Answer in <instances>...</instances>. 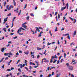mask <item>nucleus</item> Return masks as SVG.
Wrapping results in <instances>:
<instances>
[{
	"label": "nucleus",
	"mask_w": 77,
	"mask_h": 77,
	"mask_svg": "<svg viewBox=\"0 0 77 77\" xmlns=\"http://www.w3.org/2000/svg\"><path fill=\"white\" fill-rule=\"evenodd\" d=\"M74 44H75V43H74V42H72L70 44V45L72 46V45H74Z\"/></svg>",
	"instance_id": "nucleus-23"
},
{
	"label": "nucleus",
	"mask_w": 77,
	"mask_h": 77,
	"mask_svg": "<svg viewBox=\"0 0 77 77\" xmlns=\"http://www.w3.org/2000/svg\"><path fill=\"white\" fill-rule=\"evenodd\" d=\"M4 55L6 56H8V57H10V53H5L4 54Z\"/></svg>",
	"instance_id": "nucleus-3"
},
{
	"label": "nucleus",
	"mask_w": 77,
	"mask_h": 77,
	"mask_svg": "<svg viewBox=\"0 0 77 77\" xmlns=\"http://www.w3.org/2000/svg\"><path fill=\"white\" fill-rule=\"evenodd\" d=\"M20 66V68H22L23 67H24V66H25V64H23V65H22V64H19L17 65L18 67H19Z\"/></svg>",
	"instance_id": "nucleus-1"
},
{
	"label": "nucleus",
	"mask_w": 77,
	"mask_h": 77,
	"mask_svg": "<svg viewBox=\"0 0 77 77\" xmlns=\"http://www.w3.org/2000/svg\"><path fill=\"white\" fill-rule=\"evenodd\" d=\"M52 75H54V72H52Z\"/></svg>",
	"instance_id": "nucleus-57"
},
{
	"label": "nucleus",
	"mask_w": 77,
	"mask_h": 77,
	"mask_svg": "<svg viewBox=\"0 0 77 77\" xmlns=\"http://www.w3.org/2000/svg\"><path fill=\"white\" fill-rule=\"evenodd\" d=\"M64 30V28H62L61 29V31H62V30Z\"/></svg>",
	"instance_id": "nucleus-43"
},
{
	"label": "nucleus",
	"mask_w": 77,
	"mask_h": 77,
	"mask_svg": "<svg viewBox=\"0 0 77 77\" xmlns=\"http://www.w3.org/2000/svg\"><path fill=\"white\" fill-rule=\"evenodd\" d=\"M63 20H64L65 19H66V17H63Z\"/></svg>",
	"instance_id": "nucleus-61"
},
{
	"label": "nucleus",
	"mask_w": 77,
	"mask_h": 77,
	"mask_svg": "<svg viewBox=\"0 0 77 77\" xmlns=\"http://www.w3.org/2000/svg\"><path fill=\"white\" fill-rule=\"evenodd\" d=\"M53 61V58H52V57L51 58L50 60V63H51Z\"/></svg>",
	"instance_id": "nucleus-15"
},
{
	"label": "nucleus",
	"mask_w": 77,
	"mask_h": 77,
	"mask_svg": "<svg viewBox=\"0 0 77 77\" xmlns=\"http://www.w3.org/2000/svg\"><path fill=\"white\" fill-rule=\"evenodd\" d=\"M74 35L75 36L76 35V31H75L74 32Z\"/></svg>",
	"instance_id": "nucleus-29"
},
{
	"label": "nucleus",
	"mask_w": 77,
	"mask_h": 77,
	"mask_svg": "<svg viewBox=\"0 0 77 77\" xmlns=\"http://www.w3.org/2000/svg\"><path fill=\"white\" fill-rule=\"evenodd\" d=\"M75 62V60H72V63H73V62Z\"/></svg>",
	"instance_id": "nucleus-58"
},
{
	"label": "nucleus",
	"mask_w": 77,
	"mask_h": 77,
	"mask_svg": "<svg viewBox=\"0 0 77 77\" xmlns=\"http://www.w3.org/2000/svg\"><path fill=\"white\" fill-rule=\"evenodd\" d=\"M18 71H19V72H21V69L20 68L18 69Z\"/></svg>",
	"instance_id": "nucleus-35"
},
{
	"label": "nucleus",
	"mask_w": 77,
	"mask_h": 77,
	"mask_svg": "<svg viewBox=\"0 0 77 77\" xmlns=\"http://www.w3.org/2000/svg\"><path fill=\"white\" fill-rule=\"evenodd\" d=\"M13 3L14 4V6H15V5H16V2H15V1L14 0H13Z\"/></svg>",
	"instance_id": "nucleus-14"
},
{
	"label": "nucleus",
	"mask_w": 77,
	"mask_h": 77,
	"mask_svg": "<svg viewBox=\"0 0 77 77\" xmlns=\"http://www.w3.org/2000/svg\"><path fill=\"white\" fill-rule=\"evenodd\" d=\"M68 68H69V69L70 70H73V67H72V66H69V67Z\"/></svg>",
	"instance_id": "nucleus-5"
},
{
	"label": "nucleus",
	"mask_w": 77,
	"mask_h": 77,
	"mask_svg": "<svg viewBox=\"0 0 77 77\" xmlns=\"http://www.w3.org/2000/svg\"><path fill=\"white\" fill-rule=\"evenodd\" d=\"M40 77H43V75H40Z\"/></svg>",
	"instance_id": "nucleus-62"
},
{
	"label": "nucleus",
	"mask_w": 77,
	"mask_h": 77,
	"mask_svg": "<svg viewBox=\"0 0 77 77\" xmlns=\"http://www.w3.org/2000/svg\"><path fill=\"white\" fill-rule=\"evenodd\" d=\"M24 53L25 54L27 55L29 53V52L27 51V52H24Z\"/></svg>",
	"instance_id": "nucleus-16"
},
{
	"label": "nucleus",
	"mask_w": 77,
	"mask_h": 77,
	"mask_svg": "<svg viewBox=\"0 0 77 77\" xmlns=\"http://www.w3.org/2000/svg\"><path fill=\"white\" fill-rule=\"evenodd\" d=\"M55 15H57V12H56L55 13Z\"/></svg>",
	"instance_id": "nucleus-47"
},
{
	"label": "nucleus",
	"mask_w": 77,
	"mask_h": 77,
	"mask_svg": "<svg viewBox=\"0 0 77 77\" xmlns=\"http://www.w3.org/2000/svg\"><path fill=\"white\" fill-rule=\"evenodd\" d=\"M66 65H67V66L68 67V66H69V64H68V63H66Z\"/></svg>",
	"instance_id": "nucleus-31"
},
{
	"label": "nucleus",
	"mask_w": 77,
	"mask_h": 77,
	"mask_svg": "<svg viewBox=\"0 0 77 77\" xmlns=\"http://www.w3.org/2000/svg\"><path fill=\"white\" fill-rule=\"evenodd\" d=\"M63 61V59H61V61H60V63H62V61Z\"/></svg>",
	"instance_id": "nucleus-44"
},
{
	"label": "nucleus",
	"mask_w": 77,
	"mask_h": 77,
	"mask_svg": "<svg viewBox=\"0 0 77 77\" xmlns=\"http://www.w3.org/2000/svg\"><path fill=\"white\" fill-rule=\"evenodd\" d=\"M32 67L31 66H29V69H32Z\"/></svg>",
	"instance_id": "nucleus-60"
},
{
	"label": "nucleus",
	"mask_w": 77,
	"mask_h": 77,
	"mask_svg": "<svg viewBox=\"0 0 77 77\" xmlns=\"http://www.w3.org/2000/svg\"><path fill=\"white\" fill-rule=\"evenodd\" d=\"M20 60H18L17 62L16 63V64L18 63V62H20Z\"/></svg>",
	"instance_id": "nucleus-32"
},
{
	"label": "nucleus",
	"mask_w": 77,
	"mask_h": 77,
	"mask_svg": "<svg viewBox=\"0 0 77 77\" xmlns=\"http://www.w3.org/2000/svg\"><path fill=\"white\" fill-rule=\"evenodd\" d=\"M58 18L59 19V18H60V15H59V14H58Z\"/></svg>",
	"instance_id": "nucleus-30"
},
{
	"label": "nucleus",
	"mask_w": 77,
	"mask_h": 77,
	"mask_svg": "<svg viewBox=\"0 0 77 77\" xmlns=\"http://www.w3.org/2000/svg\"><path fill=\"white\" fill-rule=\"evenodd\" d=\"M52 44V43H50L49 42H48V45H50V44Z\"/></svg>",
	"instance_id": "nucleus-39"
},
{
	"label": "nucleus",
	"mask_w": 77,
	"mask_h": 77,
	"mask_svg": "<svg viewBox=\"0 0 77 77\" xmlns=\"http://www.w3.org/2000/svg\"><path fill=\"white\" fill-rule=\"evenodd\" d=\"M66 23H68V20L66 19L65 20Z\"/></svg>",
	"instance_id": "nucleus-51"
},
{
	"label": "nucleus",
	"mask_w": 77,
	"mask_h": 77,
	"mask_svg": "<svg viewBox=\"0 0 77 77\" xmlns=\"http://www.w3.org/2000/svg\"><path fill=\"white\" fill-rule=\"evenodd\" d=\"M46 31H48V28H47L46 29Z\"/></svg>",
	"instance_id": "nucleus-63"
},
{
	"label": "nucleus",
	"mask_w": 77,
	"mask_h": 77,
	"mask_svg": "<svg viewBox=\"0 0 77 77\" xmlns=\"http://www.w3.org/2000/svg\"><path fill=\"white\" fill-rule=\"evenodd\" d=\"M51 74H49L48 75V77H50L51 76Z\"/></svg>",
	"instance_id": "nucleus-49"
},
{
	"label": "nucleus",
	"mask_w": 77,
	"mask_h": 77,
	"mask_svg": "<svg viewBox=\"0 0 77 77\" xmlns=\"http://www.w3.org/2000/svg\"><path fill=\"white\" fill-rule=\"evenodd\" d=\"M62 56H61L60 57H59V60H60V59H61V58H62Z\"/></svg>",
	"instance_id": "nucleus-37"
},
{
	"label": "nucleus",
	"mask_w": 77,
	"mask_h": 77,
	"mask_svg": "<svg viewBox=\"0 0 77 77\" xmlns=\"http://www.w3.org/2000/svg\"><path fill=\"white\" fill-rule=\"evenodd\" d=\"M17 36L14 37L13 39H16V38H17Z\"/></svg>",
	"instance_id": "nucleus-55"
},
{
	"label": "nucleus",
	"mask_w": 77,
	"mask_h": 77,
	"mask_svg": "<svg viewBox=\"0 0 77 77\" xmlns=\"http://www.w3.org/2000/svg\"><path fill=\"white\" fill-rule=\"evenodd\" d=\"M41 33L42 34L43 33V32H42V31H41L40 32V33L39 35L38 36V37H40L41 36Z\"/></svg>",
	"instance_id": "nucleus-12"
},
{
	"label": "nucleus",
	"mask_w": 77,
	"mask_h": 77,
	"mask_svg": "<svg viewBox=\"0 0 77 77\" xmlns=\"http://www.w3.org/2000/svg\"><path fill=\"white\" fill-rule=\"evenodd\" d=\"M27 24V23L25 22V23H23L22 25H24L25 24Z\"/></svg>",
	"instance_id": "nucleus-53"
},
{
	"label": "nucleus",
	"mask_w": 77,
	"mask_h": 77,
	"mask_svg": "<svg viewBox=\"0 0 77 77\" xmlns=\"http://www.w3.org/2000/svg\"><path fill=\"white\" fill-rule=\"evenodd\" d=\"M29 18H30V16L27 17L26 18L27 20L29 21Z\"/></svg>",
	"instance_id": "nucleus-17"
},
{
	"label": "nucleus",
	"mask_w": 77,
	"mask_h": 77,
	"mask_svg": "<svg viewBox=\"0 0 77 77\" xmlns=\"http://www.w3.org/2000/svg\"><path fill=\"white\" fill-rule=\"evenodd\" d=\"M32 58H34L35 56H34V54H32Z\"/></svg>",
	"instance_id": "nucleus-52"
},
{
	"label": "nucleus",
	"mask_w": 77,
	"mask_h": 77,
	"mask_svg": "<svg viewBox=\"0 0 77 77\" xmlns=\"http://www.w3.org/2000/svg\"><path fill=\"white\" fill-rule=\"evenodd\" d=\"M23 77H29V76H27L26 75H23Z\"/></svg>",
	"instance_id": "nucleus-22"
},
{
	"label": "nucleus",
	"mask_w": 77,
	"mask_h": 77,
	"mask_svg": "<svg viewBox=\"0 0 77 77\" xmlns=\"http://www.w3.org/2000/svg\"><path fill=\"white\" fill-rule=\"evenodd\" d=\"M37 49L38 50H41V48L38 47L37 48Z\"/></svg>",
	"instance_id": "nucleus-27"
},
{
	"label": "nucleus",
	"mask_w": 77,
	"mask_h": 77,
	"mask_svg": "<svg viewBox=\"0 0 77 77\" xmlns=\"http://www.w3.org/2000/svg\"><path fill=\"white\" fill-rule=\"evenodd\" d=\"M57 62V60L54 59V61L53 62V63H56Z\"/></svg>",
	"instance_id": "nucleus-24"
},
{
	"label": "nucleus",
	"mask_w": 77,
	"mask_h": 77,
	"mask_svg": "<svg viewBox=\"0 0 77 77\" xmlns=\"http://www.w3.org/2000/svg\"><path fill=\"white\" fill-rule=\"evenodd\" d=\"M66 6H65L64 8L62 7L61 9V11H63L64 9H66Z\"/></svg>",
	"instance_id": "nucleus-7"
},
{
	"label": "nucleus",
	"mask_w": 77,
	"mask_h": 77,
	"mask_svg": "<svg viewBox=\"0 0 77 77\" xmlns=\"http://www.w3.org/2000/svg\"><path fill=\"white\" fill-rule=\"evenodd\" d=\"M8 17H6V18L4 19V20L3 22V24H5V23L8 21Z\"/></svg>",
	"instance_id": "nucleus-4"
},
{
	"label": "nucleus",
	"mask_w": 77,
	"mask_h": 77,
	"mask_svg": "<svg viewBox=\"0 0 77 77\" xmlns=\"http://www.w3.org/2000/svg\"><path fill=\"white\" fill-rule=\"evenodd\" d=\"M22 26L24 28H25V29H27V28H26L27 27V26L25 25H22Z\"/></svg>",
	"instance_id": "nucleus-11"
},
{
	"label": "nucleus",
	"mask_w": 77,
	"mask_h": 77,
	"mask_svg": "<svg viewBox=\"0 0 77 77\" xmlns=\"http://www.w3.org/2000/svg\"><path fill=\"white\" fill-rule=\"evenodd\" d=\"M14 68L13 67H11V70H13V69H14Z\"/></svg>",
	"instance_id": "nucleus-50"
},
{
	"label": "nucleus",
	"mask_w": 77,
	"mask_h": 77,
	"mask_svg": "<svg viewBox=\"0 0 77 77\" xmlns=\"http://www.w3.org/2000/svg\"><path fill=\"white\" fill-rule=\"evenodd\" d=\"M30 15H31V16H33V17H34V15H33V14H30Z\"/></svg>",
	"instance_id": "nucleus-38"
},
{
	"label": "nucleus",
	"mask_w": 77,
	"mask_h": 77,
	"mask_svg": "<svg viewBox=\"0 0 77 77\" xmlns=\"http://www.w3.org/2000/svg\"><path fill=\"white\" fill-rule=\"evenodd\" d=\"M63 36H67V35H68V38L69 40L71 39V38H70V36L69 35V34L67 33L66 34H63Z\"/></svg>",
	"instance_id": "nucleus-2"
},
{
	"label": "nucleus",
	"mask_w": 77,
	"mask_h": 77,
	"mask_svg": "<svg viewBox=\"0 0 77 77\" xmlns=\"http://www.w3.org/2000/svg\"><path fill=\"white\" fill-rule=\"evenodd\" d=\"M57 43L59 45L60 44V42H59V40L57 41Z\"/></svg>",
	"instance_id": "nucleus-42"
},
{
	"label": "nucleus",
	"mask_w": 77,
	"mask_h": 77,
	"mask_svg": "<svg viewBox=\"0 0 77 77\" xmlns=\"http://www.w3.org/2000/svg\"><path fill=\"white\" fill-rule=\"evenodd\" d=\"M14 35V33H11V35Z\"/></svg>",
	"instance_id": "nucleus-64"
},
{
	"label": "nucleus",
	"mask_w": 77,
	"mask_h": 77,
	"mask_svg": "<svg viewBox=\"0 0 77 77\" xmlns=\"http://www.w3.org/2000/svg\"><path fill=\"white\" fill-rule=\"evenodd\" d=\"M69 18H70V19H71V20L72 21H74V19L72 18V17H69Z\"/></svg>",
	"instance_id": "nucleus-19"
},
{
	"label": "nucleus",
	"mask_w": 77,
	"mask_h": 77,
	"mask_svg": "<svg viewBox=\"0 0 77 77\" xmlns=\"http://www.w3.org/2000/svg\"><path fill=\"white\" fill-rule=\"evenodd\" d=\"M2 30H4V32H6V28H4L2 29Z\"/></svg>",
	"instance_id": "nucleus-18"
},
{
	"label": "nucleus",
	"mask_w": 77,
	"mask_h": 77,
	"mask_svg": "<svg viewBox=\"0 0 77 77\" xmlns=\"http://www.w3.org/2000/svg\"><path fill=\"white\" fill-rule=\"evenodd\" d=\"M57 27H56V28L55 29V30H54V32H57Z\"/></svg>",
	"instance_id": "nucleus-21"
},
{
	"label": "nucleus",
	"mask_w": 77,
	"mask_h": 77,
	"mask_svg": "<svg viewBox=\"0 0 77 77\" xmlns=\"http://www.w3.org/2000/svg\"><path fill=\"white\" fill-rule=\"evenodd\" d=\"M25 69H26L27 70V71H29V69H28V68H27V67H25Z\"/></svg>",
	"instance_id": "nucleus-45"
},
{
	"label": "nucleus",
	"mask_w": 77,
	"mask_h": 77,
	"mask_svg": "<svg viewBox=\"0 0 77 77\" xmlns=\"http://www.w3.org/2000/svg\"><path fill=\"white\" fill-rule=\"evenodd\" d=\"M59 62H60V61L59 60H58V61L57 62V64H59Z\"/></svg>",
	"instance_id": "nucleus-40"
},
{
	"label": "nucleus",
	"mask_w": 77,
	"mask_h": 77,
	"mask_svg": "<svg viewBox=\"0 0 77 77\" xmlns=\"http://www.w3.org/2000/svg\"><path fill=\"white\" fill-rule=\"evenodd\" d=\"M20 29H21V30H25L26 31V30L22 27H20Z\"/></svg>",
	"instance_id": "nucleus-26"
},
{
	"label": "nucleus",
	"mask_w": 77,
	"mask_h": 77,
	"mask_svg": "<svg viewBox=\"0 0 77 77\" xmlns=\"http://www.w3.org/2000/svg\"><path fill=\"white\" fill-rule=\"evenodd\" d=\"M26 6H27V4H26L24 7V9H26Z\"/></svg>",
	"instance_id": "nucleus-41"
},
{
	"label": "nucleus",
	"mask_w": 77,
	"mask_h": 77,
	"mask_svg": "<svg viewBox=\"0 0 77 77\" xmlns=\"http://www.w3.org/2000/svg\"><path fill=\"white\" fill-rule=\"evenodd\" d=\"M1 51L2 52H4V51H5V48H2V49H1Z\"/></svg>",
	"instance_id": "nucleus-10"
},
{
	"label": "nucleus",
	"mask_w": 77,
	"mask_h": 77,
	"mask_svg": "<svg viewBox=\"0 0 77 77\" xmlns=\"http://www.w3.org/2000/svg\"><path fill=\"white\" fill-rule=\"evenodd\" d=\"M10 9H11V8H14V5H12V6L10 5Z\"/></svg>",
	"instance_id": "nucleus-33"
},
{
	"label": "nucleus",
	"mask_w": 77,
	"mask_h": 77,
	"mask_svg": "<svg viewBox=\"0 0 77 77\" xmlns=\"http://www.w3.org/2000/svg\"><path fill=\"white\" fill-rule=\"evenodd\" d=\"M35 28L36 29V30L38 31V32H40V30L39 29V28H38V27H35Z\"/></svg>",
	"instance_id": "nucleus-9"
},
{
	"label": "nucleus",
	"mask_w": 77,
	"mask_h": 77,
	"mask_svg": "<svg viewBox=\"0 0 77 77\" xmlns=\"http://www.w3.org/2000/svg\"><path fill=\"white\" fill-rule=\"evenodd\" d=\"M38 67V66H34V68H37Z\"/></svg>",
	"instance_id": "nucleus-36"
},
{
	"label": "nucleus",
	"mask_w": 77,
	"mask_h": 77,
	"mask_svg": "<svg viewBox=\"0 0 77 77\" xmlns=\"http://www.w3.org/2000/svg\"><path fill=\"white\" fill-rule=\"evenodd\" d=\"M47 69L48 71H49L50 70V67H48Z\"/></svg>",
	"instance_id": "nucleus-46"
},
{
	"label": "nucleus",
	"mask_w": 77,
	"mask_h": 77,
	"mask_svg": "<svg viewBox=\"0 0 77 77\" xmlns=\"http://www.w3.org/2000/svg\"><path fill=\"white\" fill-rule=\"evenodd\" d=\"M21 32V29H18V31H17V33H19V32Z\"/></svg>",
	"instance_id": "nucleus-25"
},
{
	"label": "nucleus",
	"mask_w": 77,
	"mask_h": 77,
	"mask_svg": "<svg viewBox=\"0 0 77 77\" xmlns=\"http://www.w3.org/2000/svg\"><path fill=\"white\" fill-rule=\"evenodd\" d=\"M66 6H67V9H68V6H69L68 5V3H67Z\"/></svg>",
	"instance_id": "nucleus-34"
},
{
	"label": "nucleus",
	"mask_w": 77,
	"mask_h": 77,
	"mask_svg": "<svg viewBox=\"0 0 77 77\" xmlns=\"http://www.w3.org/2000/svg\"><path fill=\"white\" fill-rule=\"evenodd\" d=\"M14 20L13 19L12 20V26H11V27L12 28V27H13V26H14Z\"/></svg>",
	"instance_id": "nucleus-13"
},
{
	"label": "nucleus",
	"mask_w": 77,
	"mask_h": 77,
	"mask_svg": "<svg viewBox=\"0 0 77 77\" xmlns=\"http://www.w3.org/2000/svg\"><path fill=\"white\" fill-rule=\"evenodd\" d=\"M19 52L20 53H22V51H19Z\"/></svg>",
	"instance_id": "nucleus-59"
},
{
	"label": "nucleus",
	"mask_w": 77,
	"mask_h": 77,
	"mask_svg": "<svg viewBox=\"0 0 77 77\" xmlns=\"http://www.w3.org/2000/svg\"><path fill=\"white\" fill-rule=\"evenodd\" d=\"M17 13H18V12H19V11H18V8H17Z\"/></svg>",
	"instance_id": "nucleus-56"
},
{
	"label": "nucleus",
	"mask_w": 77,
	"mask_h": 77,
	"mask_svg": "<svg viewBox=\"0 0 77 77\" xmlns=\"http://www.w3.org/2000/svg\"><path fill=\"white\" fill-rule=\"evenodd\" d=\"M76 22H77V20H76V19H75V22H74V24H75Z\"/></svg>",
	"instance_id": "nucleus-48"
},
{
	"label": "nucleus",
	"mask_w": 77,
	"mask_h": 77,
	"mask_svg": "<svg viewBox=\"0 0 77 77\" xmlns=\"http://www.w3.org/2000/svg\"><path fill=\"white\" fill-rule=\"evenodd\" d=\"M6 8L8 10V11H9L10 10V7H9V5H8L6 7Z\"/></svg>",
	"instance_id": "nucleus-8"
},
{
	"label": "nucleus",
	"mask_w": 77,
	"mask_h": 77,
	"mask_svg": "<svg viewBox=\"0 0 77 77\" xmlns=\"http://www.w3.org/2000/svg\"><path fill=\"white\" fill-rule=\"evenodd\" d=\"M52 58L54 59V58H55V59H57V57L56 56V55H55V57H54V56H52Z\"/></svg>",
	"instance_id": "nucleus-6"
},
{
	"label": "nucleus",
	"mask_w": 77,
	"mask_h": 77,
	"mask_svg": "<svg viewBox=\"0 0 77 77\" xmlns=\"http://www.w3.org/2000/svg\"><path fill=\"white\" fill-rule=\"evenodd\" d=\"M40 57V56H39V55H37V59H39Z\"/></svg>",
	"instance_id": "nucleus-28"
},
{
	"label": "nucleus",
	"mask_w": 77,
	"mask_h": 77,
	"mask_svg": "<svg viewBox=\"0 0 77 77\" xmlns=\"http://www.w3.org/2000/svg\"><path fill=\"white\" fill-rule=\"evenodd\" d=\"M44 62L45 63H46H46H48V62H49V60H45L44 61Z\"/></svg>",
	"instance_id": "nucleus-20"
},
{
	"label": "nucleus",
	"mask_w": 77,
	"mask_h": 77,
	"mask_svg": "<svg viewBox=\"0 0 77 77\" xmlns=\"http://www.w3.org/2000/svg\"><path fill=\"white\" fill-rule=\"evenodd\" d=\"M66 54L64 53V58H66Z\"/></svg>",
	"instance_id": "nucleus-54"
}]
</instances>
